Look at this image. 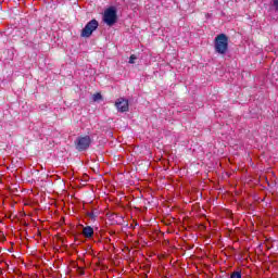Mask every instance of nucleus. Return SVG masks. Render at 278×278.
Masks as SVG:
<instances>
[{
    "instance_id": "f257e3e1",
    "label": "nucleus",
    "mask_w": 278,
    "mask_h": 278,
    "mask_svg": "<svg viewBox=\"0 0 278 278\" xmlns=\"http://www.w3.org/2000/svg\"><path fill=\"white\" fill-rule=\"evenodd\" d=\"M214 49L215 53L225 55L229 51V37L225 34L217 35L214 40Z\"/></svg>"
},
{
    "instance_id": "f03ea898",
    "label": "nucleus",
    "mask_w": 278,
    "mask_h": 278,
    "mask_svg": "<svg viewBox=\"0 0 278 278\" xmlns=\"http://www.w3.org/2000/svg\"><path fill=\"white\" fill-rule=\"evenodd\" d=\"M76 151H79L80 153L84 151H88L90 149V144H92V138L90 136H80L77 137L74 141Z\"/></svg>"
},
{
    "instance_id": "7ed1b4c3",
    "label": "nucleus",
    "mask_w": 278,
    "mask_h": 278,
    "mask_svg": "<svg viewBox=\"0 0 278 278\" xmlns=\"http://www.w3.org/2000/svg\"><path fill=\"white\" fill-rule=\"evenodd\" d=\"M103 22L109 27H114V25H116V23L118 22V15L116 14V8L110 7L109 9H106L104 11Z\"/></svg>"
},
{
    "instance_id": "20e7f679",
    "label": "nucleus",
    "mask_w": 278,
    "mask_h": 278,
    "mask_svg": "<svg viewBox=\"0 0 278 278\" xmlns=\"http://www.w3.org/2000/svg\"><path fill=\"white\" fill-rule=\"evenodd\" d=\"M99 29V22L97 20H91L86 24V26L83 28L80 36L81 38H90L94 31Z\"/></svg>"
},
{
    "instance_id": "39448f33",
    "label": "nucleus",
    "mask_w": 278,
    "mask_h": 278,
    "mask_svg": "<svg viewBox=\"0 0 278 278\" xmlns=\"http://www.w3.org/2000/svg\"><path fill=\"white\" fill-rule=\"evenodd\" d=\"M115 106L119 112H129V100L125 98H119L115 101Z\"/></svg>"
},
{
    "instance_id": "423d86ee",
    "label": "nucleus",
    "mask_w": 278,
    "mask_h": 278,
    "mask_svg": "<svg viewBox=\"0 0 278 278\" xmlns=\"http://www.w3.org/2000/svg\"><path fill=\"white\" fill-rule=\"evenodd\" d=\"M83 236L87 239L92 238L94 236V228L91 226H86L83 228Z\"/></svg>"
},
{
    "instance_id": "0eeeda50",
    "label": "nucleus",
    "mask_w": 278,
    "mask_h": 278,
    "mask_svg": "<svg viewBox=\"0 0 278 278\" xmlns=\"http://www.w3.org/2000/svg\"><path fill=\"white\" fill-rule=\"evenodd\" d=\"M230 278H242V271H232Z\"/></svg>"
},
{
    "instance_id": "6e6552de",
    "label": "nucleus",
    "mask_w": 278,
    "mask_h": 278,
    "mask_svg": "<svg viewBox=\"0 0 278 278\" xmlns=\"http://www.w3.org/2000/svg\"><path fill=\"white\" fill-rule=\"evenodd\" d=\"M135 60H138V56H136V54H131L129 58V64H136Z\"/></svg>"
},
{
    "instance_id": "1a4fd4ad",
    "label": "nucleus",
    "mask_w": 278,
    "mask_h": 278,
    "mask_svg": "<svg viewBox=\"0 0 278 278\" xmlns=\"http://www.w3.org/2000/svg\"><path fill=\"white\" fill-rule=\"evenodd\" d=\"M102 99H103V96H101V93L93 94V101H101Z\"/></svg>"
},
{
    "instance_id": "9d476101",
    "label": "nucleus",
    "mask_w": 278,
    "mask_h": 278,
    "mask_svg": "<svg viewBox=\"0 0 278 278\" xmlns=\"http://www.w3.org/2000/svg\"><path fill=\"white\" fill-rule=\"evenodd\" d=\"M273 7L275 8V12H278V0H273Z\"/></svg>"
},
{
    "instance_id": "9b49d317",
    "label": "nucleus",
    "mask_w": 278,
    "mask_h": 278,
    "mask_svg": "<svg viewBox=\"0 0 278 278\" xmlns=\"http://www.w3.org/2000/svg\"><path fill=\"white\" fill-rule=\"evenodd\" d=\"M89 218H91V220H94L96 216L93 212L88 213Z\"/></svg>"
}]
</instances>
